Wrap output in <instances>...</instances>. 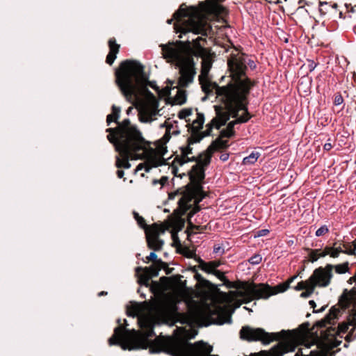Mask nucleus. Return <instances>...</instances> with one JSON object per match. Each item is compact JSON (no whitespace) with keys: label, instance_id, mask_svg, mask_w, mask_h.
<instances>
[{"label":"nucleus","instance_id":"obj_1","mask_svg":"<svg viewBox=\"0 0 356 356\" xmlns=\"http://www.w3.org/2000/svg\"><path fill=\"white\" fill-rule=\"evenodd\" d=\"M185 275H179V303L183 301L188 310L179 312V323L186 327H179V356H216L209 355L213 347L202 341L194 344L188 340L197 334V327H207L211 324L222 325L232 322L231 313L226 305L211 301L210 304L200 300V293L188 286V275L197 282L204 281L197 273L195 266L182 270Z\"/></svg>","mask_w":356,"mask_h":356},{"label":"nucleus","instance_id":"obj_2","mask_svg":"<svg viewBox=\"0 0 356 356\" xmlns=\"http://www.w3.org/2000/svg\"><path fill=\"white\" fill-rule=\"evenodd\" d=\"M216 107V117L213 118L211 121L207 124V129L202 132L200 130L202 128L204 122V115L202 113H197V118L194 120L191 124V135L188 138V146L186 147H179L181 154L179 155V165L188 162L196 161L197 164L193 167V170L195 173V177L191 175V183L187 184L184 191H181L179 188V231L184 227L185 221L181 218V216L185 214L187 211L188 218H191L200 211L198 204L204 198L205 195L202 191V186L198 181L204 178L203 170L199 168L206 166L209 164L212 154L219 148L224 146V142L220 138L213 140L207 147L205 153L200 154L197 158L195 156L189 157V154H192V148L191 145L199 143L203 138L210 136L212 129L215 127L217 129L225 125L229 120V114L220 113L218 112L217 106Z\"/></svg>","mask_w":356,"mask_h":356},{"label":"nucleus","instance_id":"obj_3","mask_svg":"<svg viewBox=\"0 0 356 356\" xmlns=\"http://www.w3.org/2000/svg\"><path fill=\"white\" fill-rule=\"evenodd\" d=\"M145 67L136 60H124L115 72L116 83L126 99L132 103L138 111L142 122H151L158 114L159 102L148 90L154 89L160 97L167 98L172 105L178 104V82L168 81L160 89L155 82L149 81V76L144 71Z\"/></svg>","mask_w":356,"mask_h":356},{"label":"nucleus","instance_id":"obj_4","mask_svg":"<svg viewBox=\"0 0 356 356\" xmlns=\"http://www.w3.org/2000/svg\"><path fill=\"white\" fill-rule=\"evenodd\" d=\"M227 65L232 81L226 86L220 87L209 78L211 64L208 62L202 63L199 81L206 95L202 98V101L204 102L209 96L216 95L217 97H225L228 105H232L233 102L238 105L241 99L250 91V85L245 77L246 67L243 55L231 53L227 60Z\"/></svg>","mask_w":356,"mask_h":356},{"label":"nucleus","instance_id":"obj_5","mask_svg":"<svg viewBox=\"0 0 356 356\" xmlns=\"http://www.w3.org/2000/svg\"><path fill=\"white\" fill-rule=\"evenodd\" d=\"M179 39L182 34L207 35L211 31L206 15L218 16L225 12V8L215 0H207L199 3V8L191 7L186 12L184 5L179 6Z\"/></svg>","mask_w":356,"mask_h":356},{"label":"nucleus","instance_id":"obj_6","mask_svg":"<svg viewBox=\"0 0 356 356\" xmlns=\"http://www.w3.org/2000/svg\"><path fill=\"white\" fill-rule=\"evenodd\" d=\"M169 136L165 134L162 140L158 141L156 148L150 145H135V144H113L120 156L116 157V167L118 168L129 169L131 164L129 159H145L147 168L145 171L148 172L152 168H156L165 164L163 155L166 152L165 143L168 140Z\"/></svg>","mask_w":356,"mask_h":356},{"label":"nucleus","instance_id":"obj_7","mask_svg":"<svg viewBox=\"0 0 356 356\" xmlns=\"http://www.w3.org/2000/svg\"><path fill=\"white\" fill-rule=\"evenodd\" d=\"M242 339L248 341H261L263 344H268L273 341L281 340L274 346L269 353L261 351L254 356H283L284 354L293 352L296 346L292 343L296 336L291 331L284 330L280 332L268 333L262 328H253L250 326L242 327L240 331Z\"/></svg>","mask_w":356,"mask_h":356},{"label":"nucleus","instance_id":"obj_8","mask_svg":"<svg viewBox=\"0 0 356 356\" xmlns=\"http://www.w3.org/2000/svg\"><path fill=\"white\" fill-rule=\"evenodd\" d=\"M133 215L138 226L145 230L147 246L149 249L160 251L164 242L159 237L165 230H169L175 252L178 253V207L175 209L172 213L161 224L153 223L147 225L145 219L136 211H134Z\"/></svg>","mask_w":356,"mask_h":356},{"label":"nucleus","instance_id":"obj_9","mask_svg":"<svg viewBox=\"0 0 356 356\" xmlns=\"http://www.w3.org/2000/svg\"><path fill=\"white\" fill-rule=\"evenodd\" d=\"M201 37L179 40V106L186 102V91L181 88L188 87L194 81L196 69L193 57L196 56L195 49L200 47Z\"/></svg>","mask_w":356,"mask_h":356},{"label":"nucleus","instance_id":"obj_10","mask_svg":"<svg viewBox=\"0 0 356 356\" xmlns=\"http://www.w3.org/2000/svg\"><path fill=\"white\" fill-rule=\"evenodd\" d=\"M154 285L162 294L158 305L159 312L176 323L178 322V275L162 277L160 278V284L154 282Z\"/></svg>","mask_w":356,"mask_h":356},{"label":"nucleus","instance_id":"obj_11","mask_svg":"<svg viewBox=\"0 0 356 356\" xmlns=\"http://www.w3.org/2000/svg\"><path fill=\"white\" fill-rule=\"evenodd\" d=\"M116 128H108L106 131L109 134L107 138L113 144H135L150 145L142 136L137 128L131 124L129 119L124 120L121 123H117Z\"/></svg>","mask_w":356,"mask_h":356},{"label":"nucleus","instance_id":"obj_12","mask_svg":"<svg viewBox=\"0 0 356 356\" xmlns=\"http://www.w3.org/2000/svg\"><path fill=\"white\" fill-rule=\"evenodd\" d=\"M289 284L286 283L277 285V291H273L268 284H248L242 282L236 284L235 296L236 298H239L243 303H248L254 299H267L277 292H284L289 288Z\"/></svg>","mask_w":356,"mask_h":356},{"label":"nucleus","instance_id":"obj_13","mask_svg":"<svg viewBox=\"0 0 356 356\" xmlns=\"http://www.w3.org/2000/svg\"><path fill=\"white\" fill-rule=\"evenodd\" d=\"M249 92H250V91L245 95L244 98L241 99L240 104H238V105L236 104V106L234 102H233L232 105H231V104L228 105V101L226 99V98L224 97H220L221 100L224 102L225 107L227 109V111L222 112L218 109V113H227V114H229V118L230 115H232L233 118H236L238 116V113L240 111H244V115L238 117L236 120L229 122L227 128L225 129H222L220 131L221 137L230 138V137L233 136L234 134V127L235 124L246 122L250 118V116L248 111L246 105L244 103Z\"/></svg>","mask_w":356,"mask_h":356},{"label":"nucleus","instance_id":"obj_14","mask_svg":"<svg viewBox=\"0 0 356 356\" xmlns=\"http://www.w3.org/2000/svg\"><path fill=\"white\" fill-rule=\"evenodd\" d=\"M333 277L332 264H327L325 267L316 268L309 277V282L314 287H327Z\"/></svg>","mask_w":356,"mask_h":356},{"label":"nucleus","instance_id":"obj_15","mask_svg":"<svg viewBox=\"0 0 356 356\" xmlns=\"http://www.w3.org/2000/svg\"><path fill=\"white\" fill-rule=\"evenodd\" d=\"M174 337H163L156 339L157 350L155 352L163 351L172 356H178V327L173 331Z\"/></svg>","mask_w":356,"mask_h":356},{"label":"nucleus","instance_id":"obj_16","mask_svg":"<svg viewBox=\"0 0 356 356\" xmlns=\"http://www.w3.org/2000/svg\"><path fill=\"white\" fill-rule=\"evenodd\" d=\"M162 49L163 57L168 63L172 64L175 68L178 67V40L169 42L168 44H160Z\"/></svg>","mask_w":356,"mask_h":356},{"label":"nucleus","instance_id":"obj_17","mask_svg":"<svg viewBox=\"0 0 356 356\" xmlns=\"http://www.w3.org/2000/svg\"><path fill=\"white\" fill-rule=\"evenodd\" d=\"M108 44L109 47V52L106 56V63L111 65L116 58L120 46V44L116 43V40L114 38H111L109 39Z\"/></svg>","mask_w":356,"mask_h":356},{"label":"nucleus","instance_id":"obj_18","mask_svg":"<svg viewBox=\"0 0 356 356\" xmlns=\"http://www.w3.org/2000/svg\"><path fill=\"white\" fill-rule=\"evenodd\" d=\"M165 265H156L152 264L149 267H137L136 268V273L139 275L140 273H144L147 275H149L152 279L153 277H156L159 274V271L165 266Z\"/></svg>","mask_w":356,"mask_h":356},{"label":"nucleus","instance_id":"obj_19","mask_svg":"<svg viewBox=\"0 0 356 356\" xmlns=\"http://www.w3.org/2000/svg\"><path fill=\"white\" fill-rule=\"evenodd\" d=\"M309 347L299 349L294 356H331L328 351L318 349V347L316 350L309 351V353H307Z\"/></svg>","mask_w":356,"mask_h":356},{"label":"nucleus","instance_id":"obj_20","mask_svg":"<svg viewBox=\"0 0 356 356\" xmlns=\"http://www.w3.org/2000/svg\"><path fill=\"white\" fill-rule=\"evenodd\" d=\"M124 331L125 329L123 327L119 326L115 327L113 334L108 339V344L110 346L118 344L123 337Z\"/></svg>","mask_w":356,"mask_h":356},{"label":"nucleus","instance_id":"obj_21","mask_svg":"<svg viewBox=\"0 0 356 356\" xmlns=\"http://www.w3.org/2000/svg\"><path fill=\"white\" fill-rule=\"evenodd\" d=\"M120 111H121L120 107H118L115 105L112 106V113L108 115L106 117V124L108 126L110 125L111 122L113 121L115 123H118Z\"/></svg>","mask_w":356,"mask_h":356},{"label":"nucleus","instance_id":"obj_22","mask_svg":"<svg viewBox=\"0 0 356 356\" xmlns=\"http://www.w3.org/2000/svg\"><path fill=\"white\" fill-rule=\"evenodd\" d=\"M141 327L143 328V335L147 339L155 336L154 326L150 321L144 322Z\"/></svg>","mask_w":356,"mask_h":356},{"label":"nucleus","instance_id":"obj_23","mask_svg":"<svg viewBox=\"0 0 356 356\" xmlns=\"http://www.w3.org/2000/svg\"><path fill=\"white\" fill-rule=\"evenodd\" d=\"M355 319V317H350L348 318L347 321L343 322L340 323L338 326V332L339 334H345L348 333V330L351 327L353 322L352 320Z\"/></svg>","mask_w":356,"mask_h":356},{"label":"nucleus","instance_id":"obj_24","mask_svg":"<svg viewBox=\"0 0 356 356\" xmlns=\"http://www.w3.org/2000/svg\"><path fill=\"white\" fill-rule=\"evenodd\" d=\"M353 324L345 337L347 341H353L356 339V318L352 320Z\"/></svg>","mask_w":356,"mask_h":356},{"label":"nucleus","instance_id":"obj_25","mask_svg":"<svg viewBox=\"0 0 356 356\" xmlns=\"http://www.w3.org/2000/svg\"><path fill=\"white\" fill-rule=\"evenodd\" d=\"M179 254H182L188 258H194L196 261H198V258H197V255L195 252L187 248L186 247H183L179 243Z\"/></svg>","mask_w":356,"mask_h":356},{"label":"nucleus","instance_id":"obj_26","mask_svg":"<svg viewBox=\"0 0 356 356\" xmlns=\"http://www.w3.org/2000/svg\"><path fill=\"white\" fill-rule=\"evenodd\" d=\"M127 312L128 316L134 317L141 314L142 308L138 303H134L127 309Z\"/></svg>","mask_w":356,"mask_h":356},{"label":"nucleus","instance_id":"obj_27","mask_svg":"<svg viewBox=\"0 0 356 356\" xmlns=\"http://www.w3.org/2000/svg\"><path fill=\"white\" fill-rule=\"evenodd\" d=\"M334 270L335 272L338 274H344L349 270V263L344 262L343 264L333 265L332 264V270Z\"/></svg>","mask_w":356,"mask_h":356},{"label":"nucleus","instance_id":"obj_28","mask_svg":"<svg viewBox=\"0 0 356 356\" xmlns=\"http://www.w3.org/2000/svg\"><path fill=\"white\" fill-rule=\"evenodd\" d=\"M198 262L200 264L199 267L206 273L213 274L216 270L211 268V265L209 262H205L198 257Z\"/></svg>","mask_w":356,"mask_h":356},{"label":"nucleus","instance_id":"obj_29","mask_svg":"<svg viewBox=\"0 0 356 356\" xmlns=\"http://www.w3.org/2000/svg\"><path fill=\"white\" fill-rule=\"evenodd\" d=\"M259 155V152H252L249 156L243 159V163L244 165L254 164L257 161Z\"/></svg>","mask_w":356,"mask_h":356},{"label":"nucleus","instance_id":"obj_30","mask_svg":"<svg viewBox=\"0 0 356 356\" xmlns=\"http://www.w3.org/2000/svg\"><path fill=\"white\" fill-rule=\"evenodd\" d=\"M149 261H152L153 264L156 265H166L165 263L163 262L161 259H157V255L154 252H150L149 255L146 257V259L144 260V262L148 263Z\"/></svg>","mask_w":356,"mask_h":356},{"label":"nucleus","instance_id":"obj_31","mask_svg":"<svg viewBox=\"0 0 356 356\" xmlns=\"http://www.w3.org/2000/svg\"><path fill=\"white\" fill-rule=\"evenodd\" d=\"M318 6L319 11L321 15H325L328 13L332 12V8H330L331 6L330 5V3L327 1H319Z\"/></svg>","mask_w":356,"mask_h":356},{"label":"nucleus","instance_id":"obj_32","mask_svg":"<svg viewBox=\"0 0 356 356\" xmlns=\"http://www.w3.org/2000/svg\"><path fill=\"white\" fill-rule=\"evenodd\" d=\"M232 53L237 54V51L236 49H234ZM238 54H239V52H238ZM240 54L243 55V56L244 58L245 65L246 67H247L246 64H248L251 69H254L256 67V64L253 60H249L248 62L247 63L244 54H243L241 53H240ZM246 70H247V69L245 70V74H246ZM245 77L248 80V82L250 85V89L251 87L253 86V83H252V81L248 78V76L246 75H245Z\"/></svg>","mask_w":356,"mask_h":356},{"label":"nucleus","instance_id":"obj_33","mask_svg":"<svg viewBox=\"0 0 356 356\" xmlns=\"http://www.w3.org/2000/svg\"><path fill=\"white\" fill-rule=\"evenodd\" d=\"M172 21H174L173 28H174L175 32L176 33H178V9L174 12V13L172 15V18L168 19L166 22L168 24H170Z\"/></svg>","mask_w":356,"mask_h":356},{"label":"nucleus","instance_id":"obj_34","mask_svg":"<svg viewBox=\"0 0 356 356\" xmlns=\"http://www.w3.org/2000/svg\"><path fill=\"white\" fill-rule=\"evenodd\" d=\"M139 274V283L142 285H145V286H148L149 285V281L151 280L149 275H147L144 273H140Z\"/></svg>","mask_w":356,"mask_h":356},{"label":"nucleus","instance_id":"obj_35","mask_svg":"<svg viewBox=\"0 0 356 356\" xmlns=\"http://www.w3.org/2000/svg\"><path fill=\"white\" fill-rule=\"evenodd\" d=\"M318 252H320V249L309 250V261L312 263L316 261L320 258Z\"/></svg>","mask_w":356,"mask_h":356},{"label":"nucleus","instance_id":"obj_36","mask_svg":"<svg viewBox=\"0 0 356 356\" xmlns=\"http://www.w3.org/2000/svg\"><path fill=\"white\" fill-rule=\"evenodd\" d=\"M310 284L311 283L309 282V279L306 281L300 282L296 286V289L298 291L307 289L309 286Z\"/></svg>","mask_w":356,"mask_h":356},{"label":"nucleus","instance_id":"obj_37","mask_svg":"<svg viewBox=\"0 0 356 356\" xmlns=\"http://www.w3.org/2000/svg\"><path fill=\"white\" fill-rule=\"evenodd\" d=\"M329 232V229L327 225H322L319 227L315 233V235L318 237L321 236Z\"/></svg>","mask_w":356,"mask_h":356},{"label":"nucleus","instance_id":"obj_38","mask_svg":"<svg viewBox=\"0 0 356 356\" xmlns=\"http://www.w3.org/2000/svg\"><path fill=\"white\" fill-rule=\"evenodd\" d=\"M314 289H315V287L314 286V285L310 284L309 286L307 289H305V291L302 292L300 294V296L302 298H308V297H309L313 293V292L314 291Z\"/></svg>","mask_w":356,"mask_h":356},{"label":"nucleus","instance_id":"obj_39","mask_svg":"<svg viewBox=\"0 0 356 356\" xmlns=\"http://www.w3.org/2000/svg\"><path fill=\"white\" fill-rule=\"evenodd\" d=\"M192 113V108H187L179 111V119H184L191 115Z\"/></svg>","mask_w":356,"mask_h":356},{"label":"nucleus","instance_id":"obj_40","mask_svg":"<svg viewBox=\"0 0 356 356\" xmlns=\"http://www.w3.org/2000/svg\"><path fill=\"white\" fill-rule=\"evenodd\" d=\"M261 259H262V258H261V255L254 254L249 259V262L251 264L257 265V264H259L261 261Z\"/></svg>","mask_w":356,"mask_h":356},{"label":"nucleus","instance_id":"obj_41","mask_svg":"<svg viewBox=\"0 0 356 356\" xmlns=\"http://www.w3.org/2000/svg\"><path fill=\"white\" fill-rule=\"evenodd\" d=\"M337 314V310L335 309H332L330 311V313L326 316V320L331 323V321L336 318Z\"/></svg>","mask_w":356,"mask_h":356},{"label":"nucleus","instance_id":"obj_42","mask_svg":"<svg viewBox=\"0 0 356 356\" xmlns=\"http://www.w3.org/2000/svg\"><path fill=\"white\" fill-rule=\"evenodd\" d=\"M176 161H178V155H175L174 160H173V165H172V172L174 174V176L178 177V168L175 165Z\"/></svg>","mask_w":356,"mask_h":356},{"label":"nucleus","instance_id":"obj_43","mask_svg":"<svg viewBox=\"0 0 356 356\" xmlns=\"http://www.w3.org/2000/svg\"><path fill=\"white\" fill-rule=\"evenodd\" d=\"M343 102V99L341 95H337L334 97V104L336 106H339Z\"/></svg>","mask_w":356,"mask_h":356},{"label":"nucleus","instance_id":"obj_44","mask_svg":"<svg viewBox=\"0 0 356 356\" xmlns=\"http://www.w3.org/2000/svg\"><path fill=\"white\" fill-rule=\"evenodd\" d=\"M329 249V255L331 257L337 258L339 256V254L336 251L334 248L328 246Z\"/></svg>","mask_w":356,"mask_h":356},{"label":"nucleus","instance_id":"obj_45","mask_svg":"<svg viewBox=\"0 0 356 356\" xmlns=\"http://www.w3.org/2000/svg\"><path fill=\"white\" fill-rule=\"evenodd\" d=\"M213 252L221 255L224 253V248L218 245H214Z\"/></svg>","mask_w":356,"mask_h":356},{"label":"nucleus","instance_id":"obj_46","mask_svg":"<svg viewBox=\"0 0 356 356\" xmlns=\"http://www.w3.org/2000/svg\"><path fill=\"white\" fill-rule=\"evenodd\" d=\"M318 255L320 258L325 257V256L329 255L328 246H326L323 250H320V252H318Z\"/></svg>","mask_w":356,"mask_h":356},{"label":"nucleus","instance_id":"obj_47","mask_svg":"<svg viewBox=\"0 0 356 356\" xmlns=\"http://www.w3.org/2000/svg\"><path fill=\"white\" fill-rule=\"evenodd\" d=\"M213 275H216L221 281H223L225 280V277L223 273H222L220 270H216V271L214 272V273Z\"/></svg>","mask_w":356,"mask_h":356},{"label":"nucleus","instance_id":"obj_48","mask_svg":"<svg viewBox=\"0 0 356 356\" xmlns=\"http://www.w3.org/2000/svg\"><path fill=\"white\" fill-rule=\"evenodd\" d=\"M344 253L350 254V255L355 254H356V245H353V248H350V249L345 250Z\"/></svg>","mask_w":356,"mask_h":356},{"label":"nucleus","instance_id":"obj_49","mask_svg":"<svg viewBox=\"0 0 356 356\" xmlns=\"http://www.w3.org/2000/svg\"><path fill=\"white\" fill-rule=\"evenodd\" d=\"M316 67V64L314 61L309 60L308 69H309V72H312L313 70H314Z\"/></svg>","mask_w":356,"mask_h":356},{"label":"nucleus","instance_id":"obj_50","mask_svg":"<svg viewBox=\"0 0 356 356\" xmlns=\"http://www.w3.org/2000/svg\"><path fill=\"white\" fill-rule=\"evenodd\" d=\"M269 232V231L268 229H260L257 232V236H266L268 233Z\"/></svg>","mask_w":356,"mask_h":356},{"label":"nucleus","instance_id":"obj_51","mask_svg":"<svg viewBox=\"0 0 356 356\" xmlns=\"http://www.w3.org/2000/svg\"><path fill=\"white\" fill-rule=\"evenodd\" d=\"M209 263L211 265V268H213L215 270L220 265V262L218 261H211Z\"/></svg>","mask_w":356,"mask_h":356},{"label":"nucleus","instance_id":"obj_52","mask_svg":"<svg viewBox=\"0 0 356 356\" xmlns=\"http://www.w3.org/2000/svg\"><path fill=\"white\" fill-rule=\"evenodd\" d=\"M229 159V154L227 153H224V154H222L220 156V159L222 161H227Z\"/></svg>","mask_w":356,"mask_h":356},{"label":"nucleus","instance_id":"obj_53","mask_svg":"<svg viewBox=\"0 0 356 356\" xmlns=\"http://www.w3.org/2000/svg\"><path fill=\"white\" fill-rule=\"evenodd\" d=\"M178 195V190L175 191L173 193H170L169 199H174L176 195Z\"/></svg>","mask_w":356,"mask_h":356},{"label":"nucleus","instance_id":"obj_54","mask_svg":"<svg viewBox=\"0 0 356 356\" xmlns=\"http://www.w3.org/2000/svg\"><path fill=\"white\" fill-rule=\"evenodd\" d=\"M124 175V172L122 170H118L117 176L118 178H122Z\"/></svg>","mask_w":356,"mask_h":356},{"label":"nucleus","instance_id":"obj_55","mask_svg":"<svg viewBox=\"0 0 356 356\" xmlns=\"http://www.w3.org/2000/svg\"><path fill=\"white\" fill-rule=\"evenodd\" d=\"M329 3H330V5L331 6L330 8H332V12L335 11V10L338 7L337 4L336 3H333V2H329Z\"/></svg>","mask_w":356,"mask_h":356},{"label":"nucleus","instance_id":"obj_56","mask_svg":"<svg viewBox=\"0 0 356 356\" xmlns=\"http://www.w3.org/2000/svg\"><path fill=\"white\" fill-rule=\"evenodd\" d=\"M323 148H324V149H325V150H327V151H328V150L331 149V148H332V145H331V143H325V144L324 145Z\"/></svg>","mask_w":356,"mask_h":356},{"label":"nucleus","instance_id":"obj_57","mask_svg":"<svg viewBox=\"0 0 356 356\" xmlns=\"http://www.w3.org/2000/svg\"><path fill=\"white\" fill-rule=\"evenodd\" d=\"M348 282H349L350 284H352V283H353V282H355V283H356V275L351 277L349 279Z\"/></svg>","mask_w":356,"mask_h":356},{"label":"nucleus","instance_id":"obj_58","mask_svg":"<svg viewBox=\"0 0 356 356\" xmlns=\"http://www.w3.org/2000/svg\"><path fill=\"white\" fill-rule=\"evenodd\" d=\"M309 304L311 306V307H312L314 309L316 307V302L314 300H310L309 302Z\"/></svg>","mask_w":356,"mask_h":356},{"label":"nucleus","instance_id":"obj_59","mask_svg":"<svg viewBox=\"0 0 356 356\" xmlns=\"http://www.w3.org/2000/svg\"><path fill=\"white\" fill-rule=\"evenodd\" d=\"M334 249L336 250V251H337L339 254H340L341 252H343V253H344V252H345V250H343L341 249V248H340V247H339V248H334Z\"/></svg>","mask_w":356,"mask_h":356},{"label":"nucleus","instance_id":"obj_60","mask_svg":"<svg viewBox=\"0 0 356 356\" xmlns=\"http://www.w3.org/2000/svg\"><path fill=\"white\" fill-rule=\"evenodd\" d=\"M167 179L166 177H163L161 180H160V183L163 186L164 185L165 182L166 181Z\"/></svg>","mask_w":356,"mask_h":356},{"label":"nucleus","instance_id":"obj_61","mask_svg":"<svg viewBox=\"0 0 356 356\" xmlns=\"http://www.w3.org/2000/svg\"><path fill=\"white\" fill-rule=\"evenodd\" d=\"M106 294H107V292H106V291H101L100 293H99L98 296H104V295H106Z\"/></svg>","mask_w":356,"mask_h":356},{"label":"nucleus","instance_id":"obj_62","mask_svg":"<svg viewBox=\"0 0 356 356\" xmlns=\"http://www.w3.org/2000/svg\"><path fill=\"white\" fill-rule=\"evenodd\" d=\"M132 109H133L132 107L128 108V109L127 110V113L129 114L131 112Z\"/></svg>","mask_w":356,"mask_h":356},{"label":"nucleus","instance_id":"obj_63","mask_svg":"<svg viewBox=\"0 0 356 356\" xmlns=\"http://www.w3.org/2000/svg\"><path fill=\"white\" fill-rule=\"evenodd\" d=\"M324 309H325V307H321V308L319 310H318V311H314V312H316V313H318V312H323Z\"/></svg>","mask_w":356,"mask_h":356},{"label":"nucleus","instance_id":"obj_64","mask_svg":"<svg viewBox=\"0 0 356 356\" xmlns=\"http://www.w3.org/2000/svg\"><path fill=\"white\" fill-rule=\"evenodd\" d=\"M170 273V270L168 268L166 270V274H169Z\"/></svg>","mask_w":356,"mask_h":356}]
</instances>
